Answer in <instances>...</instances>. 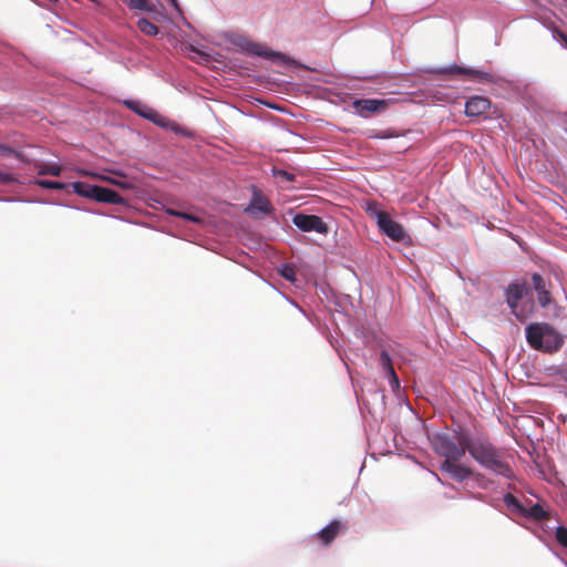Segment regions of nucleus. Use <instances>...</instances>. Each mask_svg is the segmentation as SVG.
Masks as SVG:
<instances>
[{
	"instance_id": "c85d7f7f",
	"label": "nucleus",
	"mask_w": 567,
	"mask_h": 567,
	"mask_svg": "<svg viewBox=\"0 0 567 567\" xmlns=\"http://www.w3.org/2000/svg\"><path fill=\"white\" fill-rule=\"evenodd\" d=\"M281 275H282V277H284V278H286V279H288V280H290V281H292V280L295 279V278H293V276H295V271H293V269H292V268H290V267H287V266H286V267L282 269Z\"/></svg>"
},
{
	"instance_id": "473e14b6",
	"label": "nucleus",
	"mask_w": 567,
	"mask_h": 567,
	"mask_svg": "<svg viewBox=\"0 0 567 567\" xmlns=\"http://www.w3.org/2000/svg\"><path fill=\"white\" fill-rule=\"evenodd\" d=\"M168 1L173 4V7H174L178 12H181V11H182V10H181V7H179V3H178V1H177V0H168Z\"/></svg>"
},
{
	"instance_id": "7c9ffc66",
	"label": "nucleus",
	"mask_w": 567,
	"mask_h": 567,
	"mask_svg": "<svg viewBox=\"0 0 567 567\" xmlns=\"http://www.w3.org/2000/svg\"><path fill=\"white\" fill-rule=\"evenodd\" d=\"M505 503L509 506L511 505L519 506L517 498L515 496H513L512 494H507L505 496Z\"/></svg>"
},
{
	"instance_id": "f8f14e48",
	"label": "nucleus",
	"mask_w": 567,
	"mask_h": 567,
	"mask_svg": "<svg viewBox=\"0 0 567 567\" xmlns=\"http://www.w3.org/2000/svg\"><path fill=\"white\" fill-rule=\"evenodd\" d=\"M92 192H93L92 199H94L96 202L115 204V205L125 204V199L113 189L96 185V188L92 189Z\"/></svg>"
},
{
	"instance_id": "9b49d317",
	"label": "nucleus",
	"mask_w": 567,
	"mask_h": 567,
	"mask_svg": "<svg viewBox=\"0 0 567 567\" xmlns=\"http://www.w3.org/2000/svg\"><path fill=\"white\" fill-rule=\"evenodd\" d=\"M491 107V101L484 96H472L466 101L465 114L470 117H477L485 114Z\"/></svg>"
},
{
	"instance_id": "39448f33",
	"label": "nucleus",
	"mask_w": 567,
	"mask_h": 567,
	"mask_svg": "<svg viewBox=\"0 0 567 567\" xmlns=\"http://www.w3.org/2000/svg\"><path fill=\"white\" fill-rule=\"evenodd\" d=\"M529 293V288L526 284H511L506 289V302L512 309L513 315L519 320L525 321L532 309L533 303L528 302L527 306L519 308V301Z\"/></svg>"
},
{
	"instance_id": "0eeeda50",
	"label": "nucleus",
	"mask_w": 567,
	"mask_h": 567,
	"mask_svg": "<svg viewBox=\"0 0 567 567\" xmlns=\"http://www.w3.org/2000/svg\"><path fill=\"white\" fill-rule=\"evenodd\" d=\"M348 529L347 525L340 519L331 520L327 526L318 533L310 536V540L317 542L320 545L328 547L334 539Z\"/></svg>"
},
{
	"instance_id": "2f4dec72",
	"label": "nucleus",
	"mask_w": 567,
	"mask_h": 567,
	"mask_svg": "<svg viewBox=\"0 0 567 567\" xmlns=\"http://www.w3.org/2000/svg\"><path fill=\"white\" fill-rule=\"evenodd\" d=\"M167 214L176 217H181V212L175 209H167Z\"/></svg>"
},
{
	"instance_id": "1a4fd4ad",
	"label": "nucleus",
	"mask_w": 567,
	"mask_h": 567,
	"mask_svg": "<svg viewBox=\"0 0 567 567\" xmlns=\"http://www.w3.org/2000/svg\"><path fill=\"white\" fill-rule=\"evenodd\" d=\"M274 210L269 199L257 188H254L249 205L245 212L254 217L268 215Z\"/></svg>"
},
{
	"instance_id": "6e6552de",
	"label": "nucleus",
	"mask_w": 567,
	"mask_h": 567,
	"mask_svg": "<svg viewBox=\"0 0 567 567\" xmlns=\"http://www.w3.org/2000/svg\"><path fill=\"white\" fill-rule=\"evenodd\" d=\"M292 223L302 231H316L318 234H327L328 226L321 217L316 215L297 214L292 218Z\"/></svg>"
},
{
	"instance_id": "f03ea898",
	"label": "nucleus",
	"mask_w": 567,
	"mask_h": 567,
	"mask_svg": "<svg viewBox=\"0 0 567 567\" xmlns=\"http://www.w3.org/2000/svg\"><path fill=\"white\" fill-rule=\"evenodd\" d=\"M470 455L483 468L507 480L514 477V472L506 460L504 451L496 447L491 441L486 439L473 440L470 445Z\"/></svg>"
},
{
	"instance_id": "ddd939ff",
	"label": "nucleus",
	"mask_w": 567,
	"mask_h": 567,
	"mask_svg": "<svg viewBox=\"0 0 567 567\" xmlns=\"http://www.w3.org/2000/svg\"><path fill=\"white\" fill-rule=\"evenodd\" d=\"M380 367L382 368L386 378H389L390 385L393 390L400 386L399 378L394 371L392 360L386 350H382L380 353Z\"/></svg>"
},
{
	"instance_id": "6ab92c4d",
	"label": "nucleus",
	"mask_w": 567,
	"mask_h": 567,
	"mask_svg": "<svg viewBox=\"0 0 567 567\" xmlns=\"http://www.w3.org/2000/svg\"><path fill=\"white\" fill-rule=\"evenodd\" d=\"M82 174L83 175H87V176H92V177H95V178H99V179H101L103 182L113 184V185L118 186V187H121L123 189H130V188L133 187L132 183H130V182H123V181L115 179V178H112V177H109V176L93 174V173H90V172H86V171H82Z\"/></svg>"
},
{
	"instance_id": "9d476101",
	"label": "nucleus",
	"mask_w": 567,
	"mask_h": 567,
	"mask_svg": "<svg viewBox=\"0 0 567 567\" xmlns=\"http://www.w3.org/2000/svg\"><path fill=\"white\" fill-rule=\"evenodd\" d=\"M388 101L377 99H360L353 102L355 112L362 117L383 112L388 109Z\"/></svg>"
},
{
	"instance_id": "dca6fc26",
	"label": "nucleus",
	"mask_w": 567,
	"mask_h": 567,
	"mask_svg": "<svg viewBox=\"0 0 567 567\" xmlns=\"http://www.w3.org/2000/svg\"><path fill=\"white\" fill-rule=\"evenodd\" d=\"M71 187L76 195L92 199V189L96 188V185H91L84 182H74L71 184Z\"/></svg>"
},
{
	"instance_id": "a878e982",
	"label": "nucleus",
	"mask_w": 567,
	"mask_h": 567,
	"mask_svg": "<svg viewBox=\"0 0 567 567\" xmlns=\"http://www.w3.org/2000/svg\"><path fill=\"white\" fill-rule=\"evenodd\" d=\"M0 154L1 155H4V156H10V155H13L18 158L21 157V155L16 152L13 148H11L10 146H7V145H3V144H0Z\"/></svg>"
},
{
	"instance_id": "4468645a",
	"label": "nucleus",
	"mask_w": 567,
	"mask_h": 567,
	"mask_svg": "<svg viewBox=\"0 0 567 567\" xmlns=\"http://www.w3.org/2000/svg\"><path fill=\"white\" fill-rule=\"evenodd\" d=\"M532 281H533L534 289L537 292L538 303L542 307H547L550 303L551 298H550V292L547 289L546 281L539 274H534L532 276Z\"/></svg>"
},
{
	"instance_id": "a211bd4d",
	"label": "nucleus",
	"mask_w": 567,
	"mask_h": 567,
	"mask_svg": "<svg viewBox=\"0 0 567 567\" xmlns=\"http://www.w3.org/2000/svg\"><path fill=\"white\" fill-rule=\"evenodd\" d=\"M124 3L132 10H141L146 12H154L155 6L148 0H123Z\"/></svg>"
},
{
	"instance_id": "c756f323",
	"label": "nucleus",
	"mask_w": 567,
	"mask_h": 567,
	"mask_svg": "<svg viewBox=\"0 0 567 567\" xmlns=\"http://www.w3.org/2000/svg\"><path fill=\"white\" fill-rule=\"evenodd\" d=\"M16 178L12 174H3V173H0V183L2 184H10L12 182H14Z\"/></svg>"
},
{
	"instance_id": "20e7f679",
	"label": "nucleus",
	"mask_w": 567,
	"mask_h": 567,
	"mask_svg": "<svg viewBox=\"0 0 567 567\" xmlns=\"http://www.w3.org/2000/svg\"><path fill=\"white\" fill-rule=\"evenodd\" d=\"M368 213L377 219L378 227L381 233L396 243H411V236L405 231L404 227L393 220L384 210H378L377 204L369 205Z\"/></svg>"
},
{
	"instance_id": "4be33fe9",
	"label": "nucleus",
	"mask_w": 567,
	"mask_h": 567,
	"mask_svg": "<svg viewBox=\"0 0 567 567\" xmlns=\"http://www.w3.org/2000/svg\"><path fill=\"white\" fill-rule=\"evenodd\" d=\"M527 515L537 520H543L548 517L547 512L539 504L532 505L527 512Z\"/></svg>"
},
{
	"instance_id": "f257e3e1",
	"label": "nucleus",
	"mask_w": 567,
	"mask_h": 567,
	"mask_svg": "<svg viewBox=\"0 0 567 567\" xmlns=\"http://www.w3.org/2000/svg\"><path fill=\"white\" fill-rule=\"evenodd\" d=\"M433 450L444 461L440 465L442 473L458 483L464 482L473 475V471L465 464L460 463L466 452L470 453V445L473 440L463 432L437 433L432 439Z\"/></svg>"
},
{
	"instance_id": "bb28decb",
	"label": "nucleus",
	"mask_w": 567,
	"mask_h": 567,
	"mask_svg": "<svg viewBox=\"0 0 567 567\" xmlns=\"http://www.w3.org/2000/svg\"><path fill=\"white\" fill-rule=\"evenodd\" d=\"M553 32H554L555 39L559 40L567 49V35L558 28H554Z\"/></svg>"
},
{
	"instance_id": "412c9836",
	"label": "nucleus",
	"mask_w": 567,
	"mask_h": 567,
	"mask_svg": "<svg viewBox=\"0 0 567 567\" xmlns=\"http://www.w3.org/2000/svg\"><path fill=\"white\" fill-rule=\"evenodd\" d=\"M125 104L127 105V107L130 110L134 111L138 115H141V116H143L145 118H152L153 111L151 109H148V107H144L145 110H142L141 109V104L138 102L126 101Z\"/></svg>"
},
{
	"instance_id": "423d86ee",
	"label": "nucleus",
	"mask_w": 567,
	"mask_h": 567,
	"mask_svg": "<svg viewBox=\"0 0 567 567\" xmlns=\"http://www.w3.org/2000/svg\"><path fill=\"white\" fill-rule=\"evenodd\" d=\"M230 42L241 52L257 56H264L270 60H284V54L279 52H274L265 45L250 41L246 37L234 35Z\"/></svg>"
},
{
	"instance_id": "cd10ccee",
	"label": "nucleus",
	"mask_w": 567,
	"mask_h": 567,
	"mask_svg": "<svg viewBox=\"0 0 567 567\" xmlns=\"http://www.w3.org/2000/svg\"><path fill=\"white\" fill-rule=\"evenodd\" d=\"M181 218L196 223V224L203 223V219L200 217L192 215L189 213L181 212Z\"/></svg>"
},
{
	"instance_id": "393cba45",
	"label": "nucleus",
	"mask_w": 567,
	"mask_h": 567,
	"mask_svg": "<svg viewBox=\"0 0 567 567\" xmlns=\"http://www.w3.org/2000/svg\"><path fill=\"white\" fill-rule=\"evenodd\" d=\"M274 176L280 177L288 182L295 181V175L285 169H274Z\"/></svg>"
},
{
	"instance_id": "2eb2a0df",
	"label": "nucleus",
	"mask_w": 567,
	"mask_h": 567,
	"mask_svg": "<svg viewBox=\"0 0 567 567\" xmlns=\"http://www.w3.org/2000/svg\"><path fill=\"white\" fill-rule=\"evenodd\" d=\"M443 73L464 74L473 80H478V81H491L492 80L491 74H488L486 72L478 71V70H471V69H466V68H462V66H457V65H454L452 68L443 70Z\"/></svg>"
},
{
	"instance_id": "7ed1b4c3",
	"label": "nucleus",
	"mask_w": 567,
	"mask_h": 567,
	"mask_svg": "<svg viewBox=\"0 0 567 567\" xmlns=\"http://www.w3.org/2000/svg\"><path fill=\"white\" fill-rule=\"evenodd\" d=\"M528 344L546 353L557 352L564 344V337L548 323H530L526 328Z\"/></svg>"
},
{
	"instance_id": "f3484780",
	"label": "nucleus",
	"mask_w": 567,
	"mask_h": 567,
	"mask_svg": "<svg viewBox=\"0 0 567 567\" xmlns=\"http://www.w3.org/2000/svg\"><path fill=\"white\" fill-rule=\"evenodd\" d=\"M39 175L60 176L62 166L55 163H40L37 165Z\"/></svg>"
},
{
	"instance_id": "5701e85b",
	"label": "nucleus",
	"mask_w": 567,
	"mask_h": 567,
	"mask_svg": "<svg viewBox=\"0 0 567 567\" xmlns=\"http://www.w3.org/2000/svg\"><path fill=\"white\" fill-rule=\"evenodd\" d=\"M34 183L45 189H63L65 187V184L55 181L37 179Z\"/></svg>"
},
{
	"instance_id": "b1692460",
	"label": "nucleus",
	"mask_w": 567,
	"mask_h": 567,
	"mask_svg": "<svg viewBox=\"0 0 567 567\" xmlns=\"http://www.w3.org/2000/svg\"><path fill=\"white\" fill-rule=\"evenodd\" d=\"M556 540L563 546L567 548V528L564 526H559L556 528L555 533Z\"/></svg>"
},
{
	"instance_id": "aec40b11",
	"label": "nucleus",
	"mask_w": 567,
	"mask_h": 567,
	"mask_svg": "<svg viewBox=\"0 0 567 567\" xmlns=\"http://www.w3.org/2000/svg\"><path fill=\"white\" fill-rule=\"evenodd\" d=\"M137 28L144 34L151 35V37L156 35L159 31L157 25H155L154 23H152L150 20H147L145 18H141L137 21Z\"/></svg>"
}]
</instances>
